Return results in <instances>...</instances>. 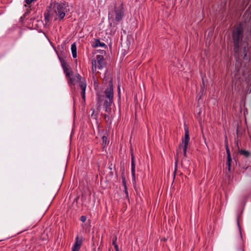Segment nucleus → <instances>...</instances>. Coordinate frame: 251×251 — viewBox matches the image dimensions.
Instances as JSON below:
<instances>
[{"mask_svg": "<svg viewBox=\"0 0 251 251\" xmlns=\"http://www.w3.org/2000/svg\"><path fill=\"white\" fill-rule=\"evenodd\" d=\"M106 140H107L106 137V136H103L102 137L103 144H104L105 145L106 144Z\"/></svg>", "mask_w": 251, "mask_h": 251, "instance_id": "2eb2a0df", "label": "nucleus"}, {"mask_svg": "<svg viewBox=\"0 0 251 251\" xmlns=\"http://www.w3.org/2000/svg\"><path fill=\"white\" fill-rule=\"evenodd\" d=\"M99 43L100 45V46H105V44H104V43H102H102H100L99 41Z\"/></svg>", "mask_w": 251, "mask_h": 251, "instance_id": "f3484780", "label": "nucleus"}, {"mask_svg": "<svg viewBox=\"0 0 251 251\" xmlns=\"http://www.w3.org/2000/svg\"><path fill=\"white\" fill-rule=\"evenodd\" d=\"M82 243V238L76 236L75 239V242L72 247V251H79Z\"/></svg>", "mask_w": 251, "mask_h": 251, "instance_id": "6e6552de", "label": "nucleus"}, {"mask_svg": "<svg viewBox=\"0 0 251 251\" xmlns=\"http://www.w3.org/2000/svg\"><path fill=\"white\" fill-rule=\"evenodd\" d=\"M131 175L132 180L135 181V161H131Z\"/></svg>", "mask_w": 251, "mask_h": 251, "instance_id": "9d476101", "label": "nucleus"}, {"mask_svg": "<svg viewBox=\"0 0 251 251\" xmlns=\"http://www.w3.org/2000/svg\"><path fill=\"white\" fill-rule=\"evenodd\" d=\"M124 14V8L122 5L115 6L114 10H111L108 13V20L109 21L120 22L123 18Z\"/></svg>", "mask_w": 251, "mask_h": 251, "instance_id": "20e7f679", "label": "nucleus"}, {"mask_svg": "<svg viewBox=\"0 0 251 251\" xmlns=\"http://www.w3.org/2000/svg\"><path fill=\"white\" fill-rule=\"evenodd\" d=\"M62 67L64 72L67 78L68 82L70 84L75 85L76 81L79 82V87L81 90V94L84 101L85 100V91L86 88V82L85 79L81 80V76L79 74H77L75 77H71L73 71L70 65L65 61L61 62Z\"/></svg>", "mask_w": 251, "mask_h": 251, "instance_id": "f257e3e1", "label": "nucleus"}, {"mask_svg": "<svg viewBox=\"0 0 251 251\" xmlns=\"http://www.w3.org/2000/svg\"><path fill=\"white\" fill-rule=\"evenodd\" d=\"M240 152L241 154L244 155L246 157H248L250 155V152L247 151L241 150Z\"/></svg>", "mask_w": 251, "mask_h": 251, "instance_id": "f8f14e48", "label": "nucleus"}, {"mask_svg": "<svg viewBox=\"0 0 251 251\" xmlns=\"http://www.w3.org/2000/svg\"><path fill=\"white\" fill-rule=\"evenodd\" d=\"M131 161H133V162H134V156L133 155V154H132L131 155Z\"/></svg>", "mask_w": 251, "mask_h": 251, "instance_id": "dca6fc26", "label": "nucleus"}, {"mask_svg": "<svg viewBox=\"0 0 251 251\" xmlns=\"http://www.w3.org/2000/svg\"><path fill=\"white\" fill-rule=\"evenodd\" d=\"M50 7L53 12L58 17V18H56L55 20H62L64 18L66 13L69 11L68 9V3L66 2L51 3L50 4Z\"/></svg>", "mask_w": 251, "mask_h": 251, "instance_id": "7ed1b4c3", "label": "nucleus"}, {"mask_svg": "<svg viewBox=\"0 0 251 251\" xmlns=\"http://www.w3.org/2000/svg\"><path fill=\"white\" fill-rule=\"evenodd\" d=\"M87 217L85 216H82L80 217V220L82 222H85L86 221Z\"/></svg>", "mask_w": 251, "mask_h": 251, "instance_id": "4468645a", "label": "nucleus"}, {"mask_svg": "<svg viewBox=\"0 0 251 251\" xmlns=\"http://www.w3.org/2000/svg\"><path fill=\"white\" fill-rule=\"evenodd\" d=\"M242 37V30L240 27L237 28L233 32V39L234 43V49L237 51L239 48V43Z\"/></svg>", "mask_w": 251, "mask_h": 251, "instance_id": "423d86ee", "label": "nucleus"}, {"mask_svg": "<svg viewBox=\"0 0 251 251\" xmlns=\"http://www.w3.org/2000/svg\"><path fill=\"white\" fill-rule=\"evenodd\" d=\"M190 141V137L189 131L187 128H185V137L182 139L181 146L183 148V154L185 156L186 155V152L188 143Z\"/></svg>", "mask_w": 251, "mask_h": 251, "instance_id": "0eeeda50", "label": "nucleus"}, {"mask_svg": "<svg viewBox=\"0 0 251 251\" xmlns=\"http://www.w3.org/2000/svg\"><path fill=\"white\" fill-rule=\"evenodd\" d=\"M176 164H177V160H176Z\"/></svg>", "mask_w": 251, "mask_h": 251, "instance_id": "aec40b11", "label": "nucleus"}, {"mask_svg": "<svg viewBox=\"0 0 251 251\" xmlns=\"http://www.w3.org/2000/svg\"><path fill=\"white\" fill-rule=\"evenodd\" d=\"M120 86H119V87H118V94L119 96H120Z\"/></svg>", "mask_w": 251, "mask_h": 251, "instance_id": "a211bd4d", "label": "nucleus"}, {"mask_svg": "<svg viewBox=\"0 0 251 251\" xmlns=\"http://www.w3.org/2000/svg\"><path fill=\"white\" fill-rule=\"evenodd\" d=\"M237 224H238V226H239V221H238L237 222ZM239 228H240V227H239Z\"/></svg>", "mask_w": 251, "mask_h": 251, "instance_id": "6ab92c4d", "label": "nucleus"}, {"mask_svg": "<svg viewBox=\"0 0 251 251\" xmlns=\"http://www.w3.org/2000/svg\"><path fill=\"white\" fill-rule=\"evenodd\" d=\"M92 71L93 73L97 72V69L99 70L102 69L104 66L105 63L104 58L101 55H97L96 56V60H93L92 61Z\"/></svg>", "mask_w": 251, "mask_h": 251, "instance_id": "39448f33", "label": "nucleus"}, {"mask_svg": "<svg viewBox=\"0 0 251 251\" xmlns=\"http://www.w3.org/2000/svg\"><path fill=\"white\" fill-rule=\"evenodd\" d=\"M104 95L100 96L98 95V100L100 102L101 100H104L103 106L105 111L108 113L111 112V105L113 102V86L112 81L110 80L109 82L108 86L106 88L104 91Z\"/></svg>", "mask_w": 251, "mask_h": 251, "instance_id": "f03ea898", "label": "nucleus"}, {"mask_svg": "<svg viewBox=\"0 0 251 251\" xmlns=\"http://www.w3.org/2000/svg\"><path fill=\"white\" fill-rule=\"evenodd\" d=\"M116 241H117V237H115L113 239L112 243H113V245L114 246V248H115L116 251H119L118 245L116 244Z\"/></svg>", "mask_w": 251, "mask_h": 251, "instance_id": "9b49d317", "label": "nucleus"}, {"mask_svg": "<svg viewBox=\"0 0 251 251\" xmlns=\"http://www.w3.org/2000/svg\"><path fill=\"white\" fill-rule=\"evenodd\" d=\"M71 51L73 58H76L77 56V48L75 43L71 45Z\"/></svg>", "mask_w": 251, "mask_h": 251, "instance_id": "1a4fd4ad", "label": "nucleus"}, {"mask_svg": "<svg viewBox=\"0 0 251 251\" xmlns=\"http://www.w3.org/2000/svg\"><path fill=\"white\" fill-rule=\"evenodd\" d=\"M226 152H227V161H228V164L229 165L230 161V157L229 150L227 147H226Z\"/></svg>", "mask_w": 251, "mask_h": 251, "instance_id": "ddd939ff", "label": "nucleus"}]
</instances>
